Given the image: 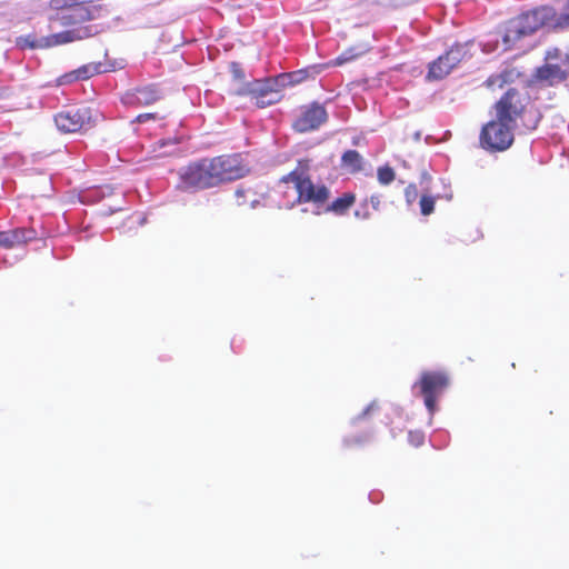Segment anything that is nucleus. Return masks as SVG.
<instances>
[{"mask_svg": "<svg viewBox=\"0 0 569 569\" xmlns=\"http://www.w3.org/2000/svg\"><path fill=\"white\" fill-rule=\"evenodd\" d=\"M562 13L557 14L555 9L548 6H542L536 9V28L549 27L553 29H565L569 24H561Z\"/></svg>", "mask_w": 569, "mask_h": 569, "instance_id": "4468645a", "label": "nucleus"}, {"mask_svg": "<svg viewBox=\"0 0 569 569\" xmlns=\"http://www.w3.org/2000/svg\"><path fill=\"white\" fill-rule=\"evenodd\" d=\"M533 32L532 17L530 14H522L508 22L506 32L502 37V43L498 42L493 46L490 41L483 43L485 52H492L501 47V51H507L513 48L518 41L523 37H528Z\"/></svg>", "mask_w": 569, "mask_h": 569, "instance_id": "39448f33", "label": "nucleus"}, {"mask_svg": "<svg viewBox=\"0 0 569 569\" xmlns=\"http://www.w3.org/2000/svg\"><path fill=\"white\" fill-rule=\"evenodd\" d=\"M367 51H368V48L366 46L351 47V48L347 49L346 51H343L340 56H338L329 64L335 66V67L342 66L345 63H348V62L355 60L358 57H361Z\"/></svg>", "mask_w": 569, "mask_h": 569, "instance_id": "dca6fc26", "label": "nucleus"}, {"mask_svg": "<svg viewBox=\"0 0 569 569\" xmlns=\"http://www.w3.org/2000/svg\"><path fill=\"white\" fill-rule=\"evenodd\" d=\"M423 438L421 432H409V441L413 446H420L423 442Z\"/></svg>", "mask_w": 569, "mask_h": 569, "instance_id": "5701e85b", "label": "nucleus"}, {"mask_svg": "<svg viewBox=\"0 0 569 569\" xmlns=\"http://www.w3.org/2000/svg\"><path fill=\"white\" fill-rule=\"evenodd\" d=\"M159 98L160 94L154 87H144L126 93L122 100L126 104L148 106L156 102Z\"/></svg>", "mask_w": 569, "mask_h": 569, "instance_id": "ddd939ff", "label": "nucleus"}, {"mask_svg": "<svg viewBox=\"0 0 569 569\" xmlns=\"http://www.w3.org/2000/svg\"><path fill=\"white\" fill-rule=\"evenodd\" d=\"M230 71L233 74L234 79L242 80L244 78L243 70L241 69L240 64L237 62H232L230 64Z\"/></svg>", "mask_w": 569, "mask_h": 569, "instance_id": "412c9836", "label": "nucleus"}, {"mask_svg": "<svg viewBox=\"0 0 569 569\" xmlns=\"http://www.w3.org/2000/svg\"><path fill=\"white\" fill-rule=\"evenodd\" d=\"M561 24H569V0L567 1V4L565 7V10L562 12V20L560 22Z\"/></svg>", "mask_w": 569, "mask_h": 569, "instance_id": "a878e982", "label": "nucleus"}, {"mask_svg": "<svg viewBox=\"0 0 569 569\" xmlns=\"http://www.w3.org/2000/svg\"><path fill=\"white\" fill-rule=\"evenodd\" d=\"M569 70V57L560 58V51L553 49L547 52L546 64L536 70V80L555 84L562 81Z\"/></svg>", "mask_w": 569, "mask_h": 569, "instance_id": "423d86ee", "label": "nucleus"}, {"mask_svg": "<svg viewBox=\"0 0 569 569\" xmlns=\"http://www.w3.org/2000/svg\"><path fill=\"white\" fill-rule=\"evenodd\" d=\"M342 166L348 169L349 172L355 173L363 169V158L356 150H348L342 154Z\"/></svg>", "mask_w": 569, "mask_h": 569, "instance_id": "2eb2a0df", "label": "nucleus"}, {"mask_svg": "<svg viewBox=\"0 0 569 569\" xmlns=\"http://www.w3.org/2000/svg\"><path fill=\"white\" fill-rule=\"evenodd\" d=\"M405 196H406V199H407L408 203L413 202L416 200V198H417V188H416V186H413V184L408 186L406 191H405Z\"/></svg>", "mask_w": 569, "mask_h": 569, "instance_id": "4be33fe9", "label": "nucleus"}, {"mask_svg": "<svg viewBox=\"0 0 569 569\" xmlns=\"http://www.w3.org/2000/svg\"><path fill=\"white\" fill-rule=\"evenodd\" d=\"M236 197H237V202L239 206H242L243 204V201L240 200V197H243V190L242 189H238L236 191Z\"/></svg>", "mask_w": 569, "mask_h": 569, "instance_id": "bb28decb", "label": "nucleus"}, {"mask_svg": "<svg viewBox=\"0 0 569 569\" xmlns=\"http://www.w3.org/2000/svg\"><path fill=\"white\" fill-rule=\"evenodd\" d=\"M355 202V196L352 193H345L341 198L335 200L328 208V211H332L337 214H342L349 209Z\"/></svg>", "mask_w": 569, "mask_h": 569, "instance_id": "a211bd4d", "label": "nucleus"}, {"mask_svg": "<svg viewBox=\"0 0 569 569\" xmlns=\"http://www.w3.org/2000/svg\"><path fill=\"white\" fill-rule=\"evenodd\" d=\"M375 403H371L370 406H368V408L365 410V413H368L372 408H373Z\"/></svg>", "mask_w": 569, "mask_h": 569, "instance_id": "c85d7f7f", "label": "nucleus"}, {"mask_svg": "<svg viewBox=\"0 0 569 569\" xmlns=\"http://www.w3.org/2000/svg\"><path fill=\"white\" fill-rule=\"evenodd\" d=\"M435 199L429 196H422L420 199L421 213L425 216L430 214L433 211Z\"/></svg>", "mask_w": 569, "mask_h": 569, "instance_id": "aec40b11", "label": "nucleus"}, {"mask_svg": "<svg viewBox=\"0 0 569 569\" xmlns=\"http://www.w3.org/2000/svg\"><path fill=\"white\" fill-rule=\"evenodd\" d=\"M98 32L94 26H83L71 30L54 33L48 37H41L36 43H31V49L50 48L54 46L66 44L78 40L87 39Z\"/></svg>", "mask_w": 569, "mask_h": 569, "instance_id": "6e6552de", "label": "nucleus"}, {"mask_svg": "<svg viewBox=\"0 0 569 569\" xmlns=\"http://www.w3.org/2000/svg\"><path fill=\"white\" fill-rule=\"evenodd\" d=\"M327 120V111L319 103L303 107L293 123L299 132H307L318 129Z\"/></svg>", "mask_w": 569, "mask_h": 569, "instance_id": "9b49d317", "label": "nucleus"}, {"mask_svg": "<svg viewBox=\"0 0 569 569\" xmlns=\"http://www.w3.org/2000/svg\"><path fill=\"white\" fill-rule=\"evenodd\" d=\"M305 71L295 73H283L274 79L266 81H254L249 83L244 90L238 91L240 94H251L256 98V104L260 108L270 106L280 100V89L302 81Z\"/></svg>", "mask_w": 569, "mask_h": 569, "instance_id": "7ed1b4c3", "label": "nucleus"}, {"mask_svg": "<svg viewBox=\"0 0 569 569\" xmlns=\"http://www.w3.org/2000/svg\"><path fill=\"white\" fill-rule=\"evenodd\" d=\"M54 122L62 132H77L91 127L93 122L92 110L88 107H82L61 111L56 116Z\"/></svg>", "mask_w": 569, "mask_h": 569, "instance_id": "0eeeda50", "label": "nucleus"}, {"mask_svg": "<svg viewBox=\"0 0 569 569\" xmlns=\"http://www.w3.org/2000/svg\"><path fill=\"white\" fill-rule=\"evenodd\" d=\"M466 52V46L452 47L445 56L439 57L430 64L427 78L429 80L443 79L463 59Z\"/></svg>", "mask_w": 569, "mask_h": 569, "instance_id": "1a4fd4ad", "label": "nucleus"}, {"mask_svg": "<svg viewBox=\"0 0 569 569\" xmlns=\"http://www.w3.org/2000/svg\"><path fill=\"white\" fill-rule=\"evenodd\" d=\"M371 202L373 204L375 208H377V206L379 204V201L378 200H375L373 198L371 199Z\"/></svg>", "mask_w": 569, "mask_h": 569, "instance_id": "c756f323", "label": "nucleus"}, {"mask_svg": "<svg viewBox=\"0 0 569 569\" xmlns=\"http://www.w3.org/2000/svg\"><path fill=\"white\" fill-rule=\"evenodd\" d=\"M38 39H31V37H24L19 39V44L22 47H30L31 43H36Z\"/></svg>", "mask_w": 569, "mask_h": 569, "instance_id": "b1692460", "label": "nucleus"}, {"mask_svg": "<svg viewBox=\"0 0 569 569\" xmlns=\"http://www.w3.org/2000/svg\"><path fill=\"white\" fill-rule=\"evenodd\" d=\"M29 239L27 237L26 231L14 230V231H1L0 232V247L11 248L16 244L26 242Z\"/></svg>", "mask_w": 569, "mask_h": 569, "instance_id": "f3484780", "label": "nucleus"}, {"mask_svg": "<svg viewBox=\"0 0 569 569\" xmlns=\"http://www.w3.org/2000/svg\"><path fill=\"white\" fill-rule=\"evenodd\" d=\"M248 172L239 156H220L202 159L180 172L183 189H206L242 178Z\"/></svg>", "mask_w": 569, "mask_h": 569, "instance_id": "f257e3e1", "label": "nucleus"}, {"mask_svg": "<svg viewBox=\"0 0 569 569\" xmlns=\"http://www.w3.org/2000/svg\"><path fill=\"white\" fill-rule=\"evenodd\" d=\"M395 179V171L392 168L385 166L378 169V180L381 184H389Z\"/></svg>", "mask_w": 569, "mask_h": 569, "instance_id": "6ab92c4d", "label": "nucleus"}, {"mask_svg": "<svg viewBox=\"0 0 569 569\" xmlns=\"http://www.w3.org/2000/svg\"><path fill=\"white\" fill-rule=\"evenodd\" d=\"M159 143H160V147H164L170 143V140H161Z\"/></svg>", "mask_w": 569, "mask_h": 569, "instance_id": "cd10ccee", "label": "nucleus"}, {"mask_svg": "<svg viewBox=\"0 0 569 569\" xmlns=\"http://www.w3.org/2000/svg\"><path fill=\"white\" fill-rule=\"evenodd\" d=\"M281 183L286 186V193L292 190L297 194L298 200L325 202L329 197V190L325 186H316L311 180L305 177L302 171L295 170L283 177Z\"/></svg>", "mask_w": 569, "mask_h": 569, "instance_id": "20e7f679", "label": "nucleus"}, {"mask_svg": "<svg viewBox=\"0 0 569 569\" xmlns=\"http://www.w3.org/2000/svg\"><path fill=\"white\" fill-rule=\"evenodd\" d=\"M154 118H156L154 113H142L137 117V122L142 123V122H146V121H148L150 119H154Z\"/></svg>", "mask_w": 569, "mask_h": 569, "instance_id": "393cba45", "label": "nucleus"}, {"mask_svg": "<svg viewBox=\"0 0 569 569\" xmlns=\"http://www.w3.org/2000/svg\"><path fill=\"white\" fill-rule=\"evenodd\" d=\"M525 109L521 96L516 90H508L496 103V120L487 123L480 134V143L491 151H505L512 141V126Z\"/></svg>", "mask_w": 569, "mask_h": 569, "instance_id": "f03ea898", "label": "nucleus"}, {"mask_svg": "<svg viewBox=\"0 0 569 569\" xmlns=\"http://www.w3.org/2000/svg\"><path fill=\"white\" fill-rule=\"evenodd\" d=\"M448 386V378L443 373L425 372L421 376L420 387L425 396V405L430 413L436 410L437 396Z\"/></svg>", "mask_w": 569, "mask_h": 569, "instance_id": "9d476101", "label": "nucleus"}, {"mask_svg": "<svg viewBox=\"0 0 569 569\" xmlns=\"http://www.w3.org/2000/svg\"><path fill=\"white\" fill-rule=\"evenodd\" d=\"M104 71H106V69L103 68V64L101 62L88 63L77 70H73V71L60 77L59 83L66 84V83H71V82H74L78 80H86L94 74H98V73H101Z\"/></svg>", "mask_w": 569, "mask_h": 569, "instance_id": "f8f14e48", "label": "nucleus"}]
</instances>
